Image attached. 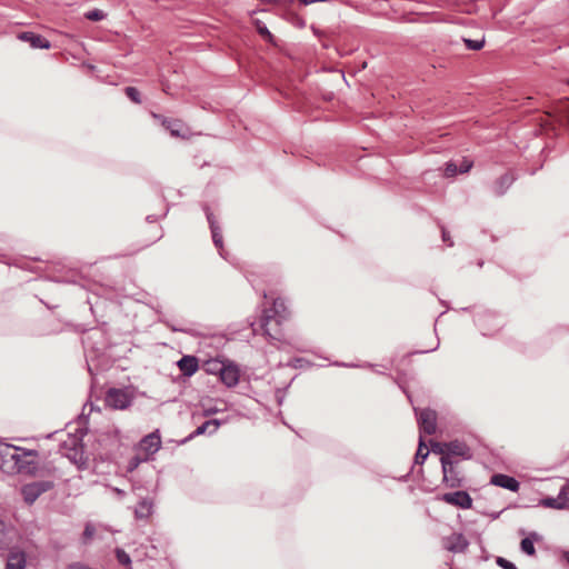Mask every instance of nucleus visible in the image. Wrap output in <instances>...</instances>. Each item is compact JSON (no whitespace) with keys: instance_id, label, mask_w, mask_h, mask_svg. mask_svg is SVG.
Masks as SVG:
<instances>
[{"instance_id":"nucleus-1","label":"nucleus","mask_w":569,"mask_h":569,"mask_svg":"<svg viewBox=\"0 0 569 569\" xmlns=\"http://www.w3.org/2000/svg\"><path fill=\"white\" fill-rule=\"evenodd\" d=\"M289 311L281 298H277L272 302V307L263 310L260 329L270 340L281 341V325L288 319Z\"/></svg>"},{"instance_id":"nucleus-2","label":"nucleus","mask_w":569,"mask_h":569,"mask_svg":"<svg viewBox=\"0 0 569 569\" xmlns=\"http://www.w3.org/2000/svg\"><path fill=\"white\" fill-rule=\"evenodd\" d=\"M0 455L13 461L14 468L19 472H30L36 467V450L19 448L12 445H6L0 449Z\"/></svg>"},{"instance_id":"nucleus-3","label":"nucleus","mask_w":569,"mask_h":569,"mask_svg":"<svg viewBox=\"0 0 569 569\" xmlns=\"http://www.w3.org/2000/svg\"><path fill=\"white\" fill-rule=\"evenodd\" d=\"M106 405L116 410L129 408L133 401V393L129 389L111 388L106 395Z\"/></svg>"},{"instance_id":"nucleus-4","label":"nucleus","mask_w":569,"mask_h":569,"mask_svg":"<svg viewBox=\"0 0 569 569\" xmlns=\"http://www.w3.org/2000/svg\"><path fill=\"white\" fill-rule=\"evenodd\" d=\"M212 366L209 370H216L219 372L221 381L229 388L234 387L239 382L240 372L236 365L224 362H209Z\"/></svg>"},{"instance_id":"nucleus-5","label":"nucleus","mask_w":569,"mask_h":569,"mask_svg":"<svg viewBox=\"0 0 569 569\" xmlns=\"http://www.w3.org/2000/svg\"><path fill=\"white\" fill-rule=\"evenodd\" d=\"M53 487L51 481L39 480L27 483L22 487V496L28 505H32L42 493Z\"/></svg>"},{"instance_id":"nucleus-6","label":"nucleus","mask_w":569,"mask_h":569,"mask_svg":"<svg viewBox=\"0 0 569 569\" xmlns=\"http://www.w3.org/2000/svg\"><path fill=\"white\" fill-rule=\"evenodd\" d=\"M161 448V437L159 430H154L144 436L137 446V451L141 452L149 460Z\"/></svg>"},{"instance_id":"nucleus-7","label":"nucleus","mask_w":569,"mask_h":569,"mask_svg":"<svg viewBox=\"0 0 569 569\" xmlns=\"http://www.w3.org/2000/svg\"><path fill=\"white\" fill-rule=\"evenodd\" d=\"M440 461H441V468H442V473H443V482L447 485V487H449V488L460 487L462 483V480L459 477L458 472L456 471V469L453 467V461L451 460V458L445 456V457H441Z\"/></svg>"},{"instance_id":"nucleus-8","label":"nucleus","mask_w":569,"mask_h":569,"mask_svg":"<svg viewBox=\"0 0 569 569\" xmlns=\"http://www.w3.org/2000/svg\"><path fill=\"white\" fill-rule=\"evenodd\" d=\"M440 500L461 509H470L472 507V498L467 491L446 492L440 497Z\"/></svg>"},{"instance_id":"nucleus-9","label":"nucleus","mask_w":569,"mask_h":569,"mask_svg":"<svg viewBox=\"0 0 569 569\" xmlns=\"http://www.w3.org/2000/svg\"><path fill=\"white\" fill-rule=\"evenodd\" d=\"M420 435H433L437 430V413L431 409H423L418 415Z\"/></svg>"},{"instance_id":"nucleus-10","label":"nucleus","mask_w":569,"mask_h":569,"mask_svg":"<svg viewBox=\"0 0 569 569\" xmlns=\"http://www.w3.org/2000/svg\"><path fill=\"white\" fill-rule=\"evenodd\" d=\"M442 546L446 550L457 553L463 552L468 548L469 542L462 533L455 532L442 539Z\"/></svg>"},{"instance_id":"nucleus-11","label":"nucleus","mask_w":569,"mask_h":569,"mask_svg":"<svg viewBox=\"0 0 569 569\" xmlns=\"http://www.w3.org/2000/svg\"><path fill=\"white\" fill-rule=\"evenodd\" d=\"M18 39L28 42L34 49H49L51 47V43L46 38L30 31L19 33Z\"/></svg>"},{"instance_id":"nucleus-12","label":"nucleus","mask_w":569,"mask_h":569,"mask_svg":"<svg viewBox=\"0 0 569 569\" xmlns=\"http://www.w3.org/2000/svg\"><path fill=\"white\" fill-rule=\"evenodd\" d=\"M490 483L517 492L520 488L519 481L508 475L496 473L491 477Z\"/></svg>"},{"instance_id":"nucleus-13","label":"nucleus","mask_w":569,"mask_h":569,"mask_svg":"<svg viewBox=\"0 0 569 569\" xmlns=\"http://www.w3.org/2000/svg\"><path fill=\"white\" fill-rule=\"evenodd\" d=\"M221 423H222L221 420H218V419H210V420L204 421L202 425L197 427V429L192 433H190L182 441V443H186L187 441L193 439L194 437H198V436H201L204 433H209V435L214 433L218 430V428L221 426Z\"/></svg>"},{"instance_id":"nucleus-14","label":"nucleus","mask_w":569,"mask_h":569,"mask_svg":"<svg viewBox=\"0 0 569 569\" xmlns=\"http://www.w3.org/2000/svg\"><path fill=\"white\" fill-rule=\"evenodd\" d=\"M206 216H207V220L209 222L210 229H211L212 241H213L216 248L219 250L220 256L223 257V252H222L223 241H222L221 230H220L219 226L217 224L212 212H210L208 208H206Z\"/></svg>"},{"instance_id":"nucleus-15","label":"nucleus","mask_w":569,"mask_h":569,"mask_svg":"<svg viewBox=\"0 0 569 569\" xmlns=\"http://www.w3.org/2000/svg\"><path fill=\"white\" fill-rule=\"evenodd\" d=\"M462 457L469 459L471 457L469 447L460 440H452L448 442L447 457Z\"/></svg>"},{"instance_id":"nucleus-16","label":"nucleus","mask_w":569,"mask_h":569,"mask_svg":"<svg viewBox=\"0 0 569 569\" xmlns=\"http://www.w3.org/2000/svg\"><path fill=\"white\" fill-rule=\"evenodd\" d=\"M177 366L186 377H191L199 368L198 359L194 356H183Z\"/></svg>"},{"instance_id":"nucleus-17","label":"nucleus","mask_w":569,"mask_h":569,"mask_svg":"<svg viewBox=\"0 0 569 569\" xmlns=\"http://www.w3.org/2000/svg\"><path fill=\"white\" fill-rule=\"evenodd\" d=\"M516 176L512 172H507L503 176H501L497 181L495 182L492 190L495 194L502 196L506 193V191L511 187V184L515 182Z\"/></svg>"},{"instance_id":"nucleus-18","label":"nucleus","mask_w":569,"mask_h":569,"mask_svg":"<svg viewBox=\"0 0 569 569\" xmlns=\"http://www.w3.org/2000/svg\"><path fill=\"white\" fill-rule=\"evenodd\" d=\"M541 540V536L536 531L530 532L526 538H523L520 542V549L523 553L528 556H535V542Z\"/></svg>"},{"instance_id":"nucleus-19","label":"nucleus","mask_w":569,"mask_h":569,"mask_svg":"<svg viewBox=\"0 0 569 569\" xmlns=\"http://www.w3.org/2000/svg\"><path fill=\"white\" fill-rule=\"evenodd\" d=\"M26 555L22 551H11L8 555L6 569H24L26 568Z\"/></svg>"},{"instance_id":"nucleus-20","label":"nucleus","mask_w":569,"mask_h":569,"mask_svg":"<svg viewBox=\"0 0 569 569\" xmlns=\"http://www.w3.org/2000/svg\"><path fill=\"white\" fill-rule=\"evenodd\" d=\"M153 503L151 500L142 499L134 509L138 519H147L152 513Z\"/></svg>"},{"instance_id":"nucleus-21","label":"nucleus","mask_w":569,"mask_h":569,"mask_svg":"<svg viewBox=\"0 0 569 569\" xmlns=\"http://www.w3.org/2000/svg\"><path fill=\"white\" fill-rule=\"evenodd\" d=\"M163 127L170 131L173 137H183V123L180 120L162 119Z\"/></svg>"},{"instance_id":"nucleus-22","label":"nucleus","mask_w":569,"mask_h":569,"mask_svg":"<svg viewBox=\"0 0 569 569\" xmlns=\"http://www.w3.org/2000/svg\"><path fill=\"white\" fill-rule=\"evenodd\" d=\"M563 496H565V492L559 491V495L556 498L547 497L541 501L542 506L552 508V509H566L567 505L563 503Z\"/></svg>"},{"instance_id":"nucleus-23","label":"nucleus","mask_w":569,"mask_h":569,"mask_svg":"<svg viewBox=\"0 0 569 569\" xmlns=\"http://www.w3.org/2000/svg\"><path fill=\"white\" fill-rule=\"evenodd\" d=\"M425 448H426V443L423 441L422 436H420L419 447H418V450H417L416 457H415L416 463L422 465L425 462V460L427 459V457L429 456V450H425Z\"/></svg>"},{"instance_id":"nucleus-24","label":"nucleus","mask_w":569,"mask_h":569,"mask_svg":"<svg viewBox=\"0 0 569 569\" xmlns=\"http://www.w3.org/2000/svg\"><path fill=\"white\" fill-rule=\"evenodd\" d=\"M490 320H493L495 322H497L496 323L497 326H500L502 322L500 318L496 317L495 315H492L490 312H486L480 318H478V326L480 327L481 330H487L486 322H488Z\"/></svg>"},{"instance_id":"nucleus-25","label":"nucleus","mask_w":569,"mask_h":569,"mask_svg":"<svg viewBox=\"0 0 569 569\" xmlns=\"http://www.w3.org/2000/svg\"><path fill=\"white\" fill-rule=\"evenodd\" d=\"M149 459L141 452L137 451V455L132 457L128 462V471H133L138 468L141 462L148 461Z\"/></svg>"},{"instance_id":"nucleus-26","label":"nucleus","mask_w":569,"mask_h":569,"mask_svg":"<svg viewBox=\"0 0 569 569\" xmlns=\"http://www.w3.org/2000/svg\"><path fill=\"white\" fill-rule=\"evenodd\" d=\"M430 447L433 453L447 456L448 442L430 441Z\"/></svg>"},{"instance_id":"nucleus-27","label":"nucleus","mask_w":569,"mask_h":569,"mask_svg":"<svg viewBox=\"0 0 569 569\" xmlns=\"http://www.w3.org/2000/svg\"><path fill=\"white\" fill-rule=\"evenodd\" d=\"M256 28H257V31L258 33L266 40L268 41H271L272 40V34L271 32L268 30L267 26L264 23H262L261 21L259 20H256Z\"/></svg>"},{"instance_id":"nucleus-28","label":"nucleus","mask_w":569,"mask_h":569,"mask_svg":"<svg viewBox=\"0 0 569 569\" xmlns=\"http://www.w3.org/2000/svg\"><path fill=\"white\" fill-rule=\"evenodd\" d=\"M116 558L119 561V563L123 566H130L131 565V558L130 556L121 548L116 549Z\"/></svg>"},{"instance_id":"nucleus-29","label":"nucleus","mask_w":569,"mask_h":569,"mask_svg":"<svg viewBox=\"0 0 569 569\" xmlns=\"http://www.w3.org/2000/svg\"><path fill=\"white\" fill-rule=\"evenodd\" d=\"M126 91V94L127 97L134 103H140L141 102V99H140V92L137 88L134 87H127L124 89Z\"/></svg>"},{"instance_id":"nucleus-30","label":"nucleus","mask_w":569,"mask_h":569,"mask_svg":"<svg viewBox=\"0 0 569 569\" xmlns=\"http://www.w3.org/2000/svg\"><path fill=\"white\" fill-rule=\"evenodd\" d=\"M84 16L88 20L100 21V20L104 19L106 13L102 10L94 9V10L88 11Z\"/></svg>"},{"instance_id":"nucleus-31","label":"nucleus","mask_w":569,"mask_h":569,"mask_svg":"<svg viewBox=\"0 0 569 569\" xmlns=\"http://www.w3.org/2000/svg\"><path fill=\"white\" fill-rule=\"evenodd\" d=\"M457 173H459L458 163L455 161L448 162L445 168V176L455 177Z\"/></svg>"},{"instance_id":"nucleus-32","label":"nucleus","mask_w":569,"mask_h":569,"mask_svg":"<svg viewBox=\"0 0 569 569\" xmlns=\"http://www.w3.org/2000/svg\"><path fill=\"white\" fill-rule=\"evenodd\" d=\"M463 41L469 50H480L485 44L483 39H481V40L463 39Z\"/></svg>"},{"instance_id":"nucleus-33","label":"nucleus","mask_w":569,"mask_h":569,"mask_svg":"<svg viewBox=\"0 0 569 569\" xmlns=\"http://www.w3.org/2000/svg\"><path fill=\"white\" fill-rule=\"evenodd\" d=\"M96 532L94 527L91 523H87L83 530L82 539L83 542L87 543L93 537Z\"/></svg>"},{"instance_id":"nucleus-34","label":"nucleus","mask_w":569,"mask_h":569,"mask_svg":"<svg viewBox=\"0 0 569 569\" xmlns=\"http://www.w3.org/2000/svg\"><path fill=\"white\" fill-rule=\"evenodd\" d=\"M496 562L502 569H518L513 562H511L502 557H498Z\"/></svg>"},{"instance_id":"nucleus-35","label":"nucleus","mask_w":569,"mask_h":569,"mask_svg":"<svg viewBox=\"0 0 569 569\" xmlns=\"http://www.w3.org/2000/svg\"><path fill=\"white\" fill-rule=\"evenodd\" d=\"M472 167V161L468 159H462L460 163H458L459 173H466L468 172Z\"/></svg>"},{"instance_id":"nucleus-36","label":"nucleus","mask_w":569,"mask_h":569,"mask_svg":"<svg viewBox=\"0 0 569 569\" xmlns=\"http://www.w3.org/2000/svg\"><path fill=\"white\" fill-rule=\"evenodd\" d=\"M560 492H565V496H563V503H566V509H569V486L568 485H565L561 489H560Z\"/></svg>"},{"instance_id":"nucleus-37","label":"nucleus","mask_w":569,"mask_h":569,"mask_svg":"<svg viewBox=\"0 0 569 569\" xmlns=\"http://www.w3.org/2000/svg\"><path fill=\"white\" fill-rule=\"evenodd\" d=\"M73 461L79 465L80 468H82L86 465V460L83 459V455L74 452Z\"/></svg>"},{"instance_id":"nucleus-38","label":"nucleus","mask_w":569,"mask_h":569,"mask_svg":"<svg viewBox=\"0 0 569 569\" xmlns=\"http://www.w3.org/2000/svg\"><path fill=\"white\" fill-rule=\"evenodd\" d=\"M219 411H220V409H218L217 407H210V408H206L204 409L203 415L206 417H208V416H211V415L217 413Z\"/></svg>"},{"instance_id":"nucleus-39","label":"nucleus","mask_w":569,"mask_h":569,"mask_svg":"<svg viewBox=\"0 0 569 569\" xmlns=\"http://www.w3.org/2000/svg\"><path fill=\"white\" fill-rule=\"evenodd\" d=\"M442 240L448 243V246H452V241L449 240V233L442 229Z\"/></svg>"},{"instance_id":"nucleus-40","label":"nucleus","mask_w":569,"mask_h":569,"mask_svg":"<svg viewBox=\"0 0 569 569\" xmlns=\"http://www.w3.org/2000/svg\"><path fill=\"white\" fill-rule=\"evenodd\" d=\"M2 537H3V522L0 520V541L2 540Z\"/></svg>"},{"instance_id":"nucleus-41","label":"nucleus","mask_w":569,"mask_h":569,"mask_svg":"<svg viewBox=\"0 0 569 569\" xmlns=\"http://www.w3.org/2000/svg\"><path fill=\"white\" fill-rule=\"evenodd\" d=\"M335 365L342 366V367H355L353 365H347V363H342V362H336Z\"/></svg>"},{"instance_id":"nucleus-42","label":"nucleus","mask_w":569,"mask_h":569,"mask_svg":"<svg viewBox=\"0 0 569 569\" xmlns=\"http://www.w3.org/2000/svg\"><path fill=\"white\" fill-rule=\"evenodd\" d=\"M147 220H148L149 222H153V221L156 220V217H153V216H148V217H147Z\"/></svg>"},{"instance_id":"nucleus-43","label":"nucleus","mask_w":569,"mask_h":569,"mask_svg":"<svg viewBox=\"0 0 569 569\" xmlns=\"http://www.w3.org/2000/svg\"><path fill=\"white\" fill-rule=\"evenodd\" d=\"M565 558L567 559L568 563H569V552H566L565 553Z\"/></svg>"},{"instance_id":"nucleus-44","label":"nucleus","mask_w":569,"mask_h":569,"mask_svg":"<svg viewBox=\"0 0 569 569\" xmlns=\"http://www.w3.org/2000/svg\"><path fill=\"white\" fill-rule=\"evenodd\" d=\"M172 330H173V331H181V329H177V328H174V327H172Z\"/></svg>"},{"instance_id":"nucleus-45","label":"nucleus","mask_w":569,"mask_h":569,"mask_svg":"<svg viewBox=\"0 0 569 569\" xmlns=\"http://www.w3.org/2000/svg\"><path fill=\"white\" fill-rule=\"evenodd\" d=\"M375 371H376L377 373H382V371H380V369H375Z\"/></svg>"}]
</instances>
